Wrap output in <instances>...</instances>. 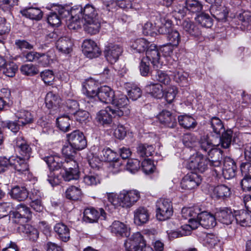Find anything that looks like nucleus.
<instances>
[{
	"label": "nucleus",
	"mask_w": 251,
	"mask_h": 251,
	"mask_svg": "<svg viewBox=\"0 0 251 251\" xmlns=\"http://www.w3.org/2000/svg\"><path fill=\"white\" fill-rule=\"evenodd\" d=\"M216 218L215 215H213L206 211L202 212L199 215L198 220H193L190 222V225L182 226L178 230L173 231L171 236L178 238L190 235L192 230L197 228L200 225L205 228H212L216 225Z\"/></svg>",
	"instance_id": "f257e3e1"
},
{
	"label": "nucleus",
	"mask_w": 251,
	"mask_h": 251,
	"mask_svg": "<svg viewBox=\"0 0 251 251\" xmlns=\"http://www.w3.org/2000/svg\"><path fill=\"white\" fill-rule=\"evenodd\" d=\"M209 161L200 153L191 155L187 164V167L197 173H203L207 168Z\"/></svg>",
	"instance_id": "f03ea898"
},
{
	"label": "nucleus",
	"mask_w": 251,
	"mask_h": 251,
	"mask_svg": "<svg viewBox=\"0 0 251 251\" xmlns=\"http://www.w3.org/2000/svg\"><path fill=\"white\" fill-rule=\"evenodd\" d=\"M156 216L160 221L169 219L173 215V209L172 202L168 199H160L156 203Z\"/></svg>",
	"instance_id": "7ed1b4c3"
},
{
	"label": "nucleus",
	"mask_w": 251,
	"mask_h": 251,
	"mask_svg": "<svg viewBox=\"0 0 251 251\" xmlns=\"http://www.w3.org/2000/svg\"><path fill=\"white\" fill-rule=\"evenodd\" d=\"M140 197V193L137 190H123L118 195L119 205L123 207H130L137 201Z\"/></svg>",
	"instance_id": "20e7f679"
},
{
	"label": "nucleus",
	"mask_w": 251,
	"mask_h": 251,
	"mask_svg": "<svg viewBox=\"0 0 251 251\" xmlns=\"http://www.w3.org/2000/svg\"><path fill=\"white\" fill-rule=\"evenodd\" d=\"M63 170V172H61L62 176L66 181L76 180L79 177L78 165L74 159L65 160Z\"/></svg>",
	"instance_id": "39448f33"
},
{
	"label": "nucleus",
	"mask_w": 251,
	"mask_h": 251,
	"mask_svg": "<svg viewBox=\"0 0 251 251\" xmlns=\"http://www.w3.org/2000/svg\"><path fill=\"white\" fill-rule=\"evenodd\" d=\"M14 222L20 225L28 222L32 219V212L25 204H18L13 212Z\"/></svg>",
	"instance_id": "423d86ee"
},
{
	"label": "nucleus",
	"mask_w": 251,
	"mask_h": 251,
	"mask_svg": "<svg viewBox=\"0 0 251 251\" xmlns=\"http://www.w3.org/2000/svg\"><path fill=\"white\" fill-rule=\"evenodd\" d=\"M128 100L127 97L121 95L118 97L114 98L112 104L115 106L113 110L120 117L124 115H128L129 114L130 110L128 105Z\"/></svg>",
	"instance_id": "0eeeda50"
},
{
	"label": "nucleus",
	"mask_w": 251,
	"mask_h": 251,
	"mask_svg": "<svg viewBox=\"0 0 251 251\" xmlns=\"http://www.w3.org/2000/svg\"><path fill=\"white\" fill-rule=\"evenodd\" d=\"M9 160L10 168L14 169L19 174H26L28 173L29 167L27 162L28 159L16 155L9 157Z\"/></svg>",
	"instance_id": "6e6552de"
},
{
	"label": "nucleus",
	"mask_w": 251,
	"mask_h": 251,
	"mask_svg": "<svg viewBox=\"0 0 251 251\" xmlns=\"http://www.w3.org/2000/svg\"><path fill=\"white\" fill-rule=\"evenodd\" d=\"M68 141L75 149L78 150L84 149L87 145L86 140L83 133L75 130L67 135Z\"/></svg>",
	"instance_id": "1a4fd4ad"
},
{
	"label": "nucleus",
	"mask_w": 251,
	"mask_h": 251,
	"mask_svg": "<svg viewBox=\"0 0 251 251\" xmlns=\"http://www.w3.org/2000/svg\"><path fill=\"white\" fill-rule=\"evenodd\" d=\"M118 117L113 108L111 106H107L104 109L100 110L97 114L96 117V121L100 125L103 126L110 125L112 120L113 117Z\"/></svg>",
	"instance_id": "9d476101"
},
{
	"label": "nucleus",
	"mask_w": 251,
	"mask_h": 251,
	"mask_svg": "<svg viewBox=\"0 0 251 251\" xmlns=\"http://www.w3.org/2000/svg\"><path fill=\"white\" fill-rule=\"evenodd\" d=\"M201 181V176L196 173L187 174L182 179L181 187L184 190H192L197 187Z\"/></svg>",
	"instance_id": "9b49d317"
},
{
	"label": "nucleus",
	"mask_w": 251,
	"mask_h": 251,
	"mask_svg": "<svg viewBox=\"0 0 251 251\" xmlns=\"http://www.w3.org/2000/svg\"><path fill=\"white\" fill-rule=\"evenodd\" d=\"M122 47L116 44H110L106 47L104 55L106 60L111 64L115 63L123 52Z\"/></svg>",
	"instance_id": "f8f14e48"
},
{
	"label": "nucleus",
	"mask_w": 251,
	"mask_h": 251,
	"mask_svg": "<svg viewBox=\"0 0 251 251\" xmlns=\"http://www.w3.org/2000/svg\"><path fill=\"white\" fill-rule=\"evenodd\" d=\"M82 51L88 58H93L98 57L100 53V49L96 43L90 39H86L83 42Z\"/></svg>",
	"instance_id": "ddd939ff"
},
{
	"label": "nucleus",
	"mask_w": 251,
	"mask_h": 251,
	"mask_svg": "<svg viewBox=\"0 0 251 251\" xmlns=\"http://www.w3.org/2000/svg\"><path fill=\"white\" fill-rule=\"evenodd\" d=\"M100 212L93 207L85 208L83 212V220L89 223H94L98 222L100 216L105 219L106 213L102 208L100 209Z\"/></svg>",
	"instance_id": "4468645a"
},
{
	"label": "nucleus",
	"mask_w": 251,
	"mask_h": 251,
	"mask_svg": "<svg viewBox=\"0 0 251 251\" xmlns=\"http://www.w3.org/2000/svg\"><path fill=\"white\" fill-rule=\"evenodd\" d=\"M14 142L15 150L19 153L21 156L29 159L31 153V149L24 137L18 136Z\"/></svg>",
	"instance_id": "2eb2a0df"
},
{
	"label": "nucleus",
	"mask_w": 251,
	"mask_h": 251,
	"mask_svg": "<svg viewBox=\"0 0 251 251\" xmlns=\"http://www.w3.org/2000/svg\"><path fill=\"white\" fill-rule=\"evenodd\" d=\"M76 12L84 21H90L94 19H100L97 9L92 4H87L83 8L76 9Z\"/></svg>",
	"instance_id": "dca6fc26"
},
{
	"label": "nucleus",
	"mask_w": 251,
	"mask_h": 251,
	"mask_svg": "<svg viewBox=\"0 0 251 251\" xmlns=\"http://www.w3.org/2000/svg\"><path fill=\"white\" fill-rule=\"evenodd\" d=\"M146 54V57L144 58L148 59V61H151L154 67L158 68L162 66L160 53L156 45L151 44L147 50Z\"/></svg>",
	"instance_id": "f3484780"
},
{
	"label": "nucleus",
	"mask_w": 251,
	"mask_h": 251,
	"mask_svg": "<svg viewBox=\"0 0 251 251\" xmlns=\"http://www.w3.org/2000/svg\"><path fill=\"white\" fill-rule=\"evenodd\" d=\"M41 158L48 164L50 169L52 171L57 170L64 168L65 160L58 155H43L40 153Z\"/></svg>",
	"instance_id": "a211bd4d"
},
{
	"label": "nucleus",
	"mask_w": 251,
	"mask_h": 251,
	"mask_svg": "<svg viewBox=\"0 0 251 251\" xmlns=\"http://www.w3.org/2000/svg\"><path fill=\"white\" fill-rule=\"evenodd\" d=\"M223 175L225 179L234 177L236 174V166L234 160L229 157H226L223 162Z\"/></svg>",
	"instance_id": "6ab92c4d"
},
{
	"label": "nucleus",
	"mask_w": 251,
	"mask_h": 251,
	"mask_svg": "<svg viewBox=\"0 0 251 251\" xmlns=\"http://www.w3.org/2000/svg\"><path fill=\"white\" fill-rule=\"evenodd\" d=\"M126 248H129L134 251H138L139 247L145 245V241L140 232L134 233L131 237L125 243Z\"/></svg>",
	"instance_id": "aec40b11"
},
{
	"label": "nucleus",
	"mask_w": 251,
	"mask_h": 251,
	"mask_svg": "<svg viewBox=\"0 0 251 251\" xmlns=\"http://www.w3.org/2000/svg\"><path fill=\"white\" fill-rule=\"evenodd\" d=\"M209 158L207 159L209 161V165L217 168L215 169L214 171L218 175L220 172V166L221 165V160L222 159V151L216 148L213 149L208 154Z\"/></svg>",
	"instance_id": "412c9836"
},
{
	"label": "nucleus",
	"mask_w": 251,
	"mask_h": 251,
	"mask_svg": "<svg viewBox=\"0 0 251 251\" xmlns=\"http://www.w3.org/2000/svg\"><path fill=\"white\" fill-rule=\"evenodd\" d=\"M96 96L102 102L111 103L115 98V93L110 87L105 85L99 89Z\"/></svg>",
	"instance_id": "4be33fe9"
},
{
	"label": "nucleus",
	"mask_w": 251,
	"mask_h": 251,
	"mask_svg": "<svg viewBox=\"0 0 251 251\" xmlns=\"http://www.w3.org/2000/svg\"><path fill=\"white\" fill-rule=\"evenodd\" d=\"M98 82L92 78L86 80L83 83L82 92L88 97L96 96L99 90Z\"/></svg>",
	"instance_id": "5701e85b"
},
{
	"label": "nucleus",
	"mask_w": 251,
	"mask_h": 251,
	"mask_svg": "<svg viewBox=\"0 0 251 251\" xmlns=\"http://www.w3.org/2000/svg\"><path fill=\"white\" fill-rule=\"evenodd\" d=\"M109 230L117 236L128 237L129 235V230L126 226L118 221L112 223Z\"/></svg>",
	"instance_id": "b1692460"
},
{
	"label": "nucleus",
	"mask_w": 251,
	"mask_h": 251,
	"mask_svg": "<svg viewBox=\"0 0 251 251\" xmlns=\"http://www.w3.org/2000/svg\"><path fill=\"white\" fill-rule=\"evenodd\" d=\"M157 118L160 123L168 127L173 128L176 124L175 116L168 110H162Z\"/></svg>",
	"instance_id": "393cba45"
},
{
	"label": "nucleus",
	"mask_w": 251,
	"mask_h": 251,
	"mask_svg": "<svg viewBox=\"0 0 251 251\" xmlns=\"http://www.w3.org/2000/svg\"><path fill=\"white\" fill-rule=\"evenodd\" d=\"M209 10L213 17L218 21L226 20L228 14L226 7L216 3L211 6Z\"/></svg>",
	"instance_id": "a878e982"
},
{
	"label": "nucleus",
	"mask_w": 251,
	"mask_h": 251,
	"mask_svg": "<svg viewBox=\"0 0 251 251\" xmlns=\"http://www.w3.org/2000/svg\"><path fill=\"white\" fill-rule=\"evenodd\" d=\"M215 216L219 222L227 225L231 224L234 219V214L231 210L227 208L217 211L215 213Z\"/></svg>",
	"instance_id": "bb28decb"
},
{
	"label": "nucleus",
	"mask_w": 251,
	"mask_h": 251,
	"mask_svg": "<svg viewBox=\"0 0 251 251\" xmlns=\"http://www.w3.org/2000/svg\"><path fill=\"white\" fill-rule=\"evenodd\" d=\"M73 43L69 37L64 36L60 38L56 42V48L60 52L68 54L72 51Z\"/></svg>",
	"instance_id": "cd10ccee"
},
{
	"label": "nucleus",
	"mask_w": 251,
	"mask_h": 251,
	"mask_svg": "<svg viewBox=\"0 0 251 251\" xmlns=\"http://www.w3.org/2000/svg\"><path fill=\"white\" fill-rule=\"evenodd\" d=\"M20 232L23 233L30 241H35L39 237V232L36 228L28 224H22L18 227Z\"/></svg>",
	"instance_id": "c85d7f7f"
},
{
	"label": "nucleus",
	"mask_w": 251,
	"mask_h": 251,
	"mask_svg": "<svg viewBox=\"0 0 251 251\" xmlns=\"http://www.w3.org/2000/svg\"><path fill=\"white\" fill-rule=\"evenodd\" d=\"M151 44L144 38L136 39L130 41V48L134 52L142 53L147 51Z\"/></svg>",
	"instance_id": "c756f323"
},
{
	"label": "nucleus",
	"mask_w": 251,
	"mask_h": 251,
	"mask_svg": "<svg viewBox=\"0 0 251 251\" xmlns=\"http://www.w3.org/2000/svg\"><path fill=\"white\" fill-rule=\"evenodd\" d=\"M182 26L184 31L191 36L198 37L201 34L199 26L189 20L183 21Z\"/></svg>",
	"instance_id": "7c9ffc66"
},
{
	"label": "nucleus",
	"mask_w": 251,
	"mask_h": 251,
	"mask_svg": "<svg viewBox=\"0 0 251 251\" xmlns=\"http://www.w3.org/2000/svg\"><path fill=\"white\" fill-rule=\"evenodd\" d=\"M61 99L60 97L52 92L48 93L45 98L46 107L49 109L55 110L58 109L61 103Z\"/></svg>",
	"instance_id": "2f4dec72"
},
{
	"label": "nucleus",
	"mask_w": 251,
	"mask_h": 251,
	"mask_svg": "<svg viewBox=\"0 0 251 251\" xmlns=\"http://www.w3.org/2000/svg\"><path fill=\"white\" fill-rule=\"evenodd\" d=\"M54 230L58 238L62 241L66 242L70 239V230L65 224L61 223L56 224L54 226Z\"/></svg>",
	"instance_id": "473e14b6"
},
{
	"label": "nucleus",
	"mask_w": 251,
	"mask_h": 251,
	"mask_svg": "<svg viewBox=\"0 0 251 251\" xmlns=\"http://www.w3.org/2000/svg\"><path fill=\"white\" fill-rule=\"evenodd\" d=\"M20 13L23 16L36 21L40 20L43 17V12L38 8H25L21 10Z\"/></svg>",
	"instance_id": "72a5a7b5"
},
{
	"label": "nucleus",
	"mask_w": 251,
	"mask_h": 251,
	"mask_svg": "<svg viewBox=\"0 0 251 251\" xmlns=\"http://www.w3.org/2000/svg\"><path fill=\"white\" fill-rule=\"evenodd\" d=\"M234 218L242 226H248L251 222V215L244 210L235 211Z\"/></svg>",
	"instance_id": "f704fd0d"
},
{
	"label": "nucleus",
	"mask_w": 251,
	"mask_h": 251,
	"mask_svg": "<svg viewBox=\"0 0 251 251\" xmlns=\"http://www.w3.org/2000/svg\"><path fill=\"white\" fill-rule=\"evenodd\" d=\"M11 197L18 201H24L28 197V192L25 187L16 186L13 187L10 193Z\"/></svg>",
	"instance_id": "c9c22d12"
},
{
	"label": "nucleus",
	"mask_w": 251,
	"mask_h": 251,
	"mask_svg": "<svg viewBox=\"0 0 251 251\" xmlns=\"http://www.w3.org/2000/svg\"><path fill=\"white\" fill-rule=\"evenodd\" d=\"M84 29L87 33L94 35L99 32L100 28V19H94L90 21H84Z\"/></svg>",
	"instance_id": "e433bc0d"
},
{
	"label": "nucleus",
	"mask_w": 251,
	"mask_h": 251,
	"mask_svg": "<svg viewBox=\"0 0 251 251\" xmlns=\"http://www.w3.org/2000/svg\"><path fill=\"white\" fill-rule=\"evenodd\" d=\"M231 194L230 189L225 185H220L215 187L213 191L212 197L216 199H224Z\"/></svg>",
	"instance_id": "4c0bfd02"
},
{
	"label": "nucleus",
	"mask_w": 251,
	"mask_h": 251,
	"mask_svg": "<svg viewBox=\"0 0 251 251\" xmlns=\"http://www.w3.org/2000/svg\"><path fill=\"white\" fill-rule=\"evenodd\" d=\"M200 211L201 209L198 207H184L181 210V214L184 219L189 218V225H190L191 221L198 220L199 215L201 213Z\"/></svg>",
	"instance_id": "58836bf2"
},
{
	"label": "nucleus",
	"mask_w": 251,
	"mask_h": 251,
	"mask_svg": "<svg viewBox=\"0 0 251 251\" xmlns=\"http://www.w3.org/2000/svg\"><path fill=\"white\" fill-rule=\"evenodd\" d=\"M149 219V214L148 210L143 207L137 209L134 211V221L140 225L145 224L148 221Z\"/></svg>",
	"instance_id": "ea45409f"
},
{
	"label": "nucleus",
	"mask_w": 251,
	"mask_h": 251,
	"mask_svg": "<svg viewBox=\"0 0 251 251\" xmlns=\"http://www.w3.org/2000/svg\"><path fill=\"white\" fill-rule=\"evenodd\" d=\"M199 144L200 149L208 154L213 149L216 148L208 135L201 136L199 141Z\"/></svg>",
	"instance_id": "a19ab883"
},
{
	"label": "nucleus",
	"mask_w": 251,
	"mask_h": 251,
	"mask_svg": "<svg viewBox=\"0 0 251 251\" xmlns=\"http://www.w3.org/2000/svg\"><path fill=\"white\" fill-rule=\"evenodd\" d=\"M79 15L76 12V9L71 10V16L67 21L68 27L70 29L76 30L80 28L81 22Z\"/></svg>",
	"instance_id": "79ce46f5"
},
{
	"label": "nucleus",
	"mask_w": 251,
	"mask_h": 251,
	"mask_svg": "<svg viewBox=\"0 0 251 251\" xmlns=\"http://www.w3.org/2000/svg\"><path fill=\"white\" fill-rule=\"evenodd\" d=\"M16 117L19 124H21V126L30 124L33 121V117L31 113L25 110L18 111L16 113Z\"/></svg>",
	"instance_id": "37998d69"
},
{
	"label": "nucleus",
	"mask_w": 251,
	"mask_h": 251,
	"mask_svg": "<svg viewBox=\"0 0 251 251\" xmlns=\"http://www.w3.org/2000/svg\"><path fill=\"white\" fill-rule=\"evenodd\" d=\"M179 125L186 129H193L197 126L196 120L191 116L180 115L178 117Z\"/></svg>",
	"instance_id": "c03bdc74"
},
{
	"label": "nucleus",
	"mask_w": 251,
	"mask_h": 251,
	"mask_svg": "<svg viewBox=\"0 0 251 251\" xmlns=\"http://www.w3.org/2000/svg\"><path fill=\"white\" fill-rule=\"evenodd\" d=\"M188 74L182 70H176L174 73V80L181 87L187 86L188 84Z\"/></svg>",
	"instance_id": "a18cd8bd"
},
{
	"label": "nucleus",
	"mask_w": 251,
	"mask_h": 251,
	"mask_svg": "<svg viewBox=\"0 0 251 251\" xmlns=\"http://www.w3.org/2000/svg\"><path fill=\"white\" fill-rule=\"evenodd\" d=\"M128 96L133 100H135L142 95L141 89L136 84L128 83L126 84Z\"/></svg>",
	"instance_id": "49530a36"
},
{
	"label": "nucleus",
	"mask_w": 251,
	"mask_h": 251,
	"mask_svg": "<svg viewBox=\"0 0 251 251\" xmlns=\"http://www.w3.org/2000/svg\"><path fill=\"white\" fill-rule=\"evenodd\" d=\"M154 151V149L152 145L140 144L137 147V153L141 157L151 156Z\"/></svg>",
	"instance_id": "de8ad7c7"
},
{
	"label": "nucleus",
	"mask_w": 251,
	"mask_h": 251,
	"mask_svg": "<svg viewBox=\"0 0 251 251\" xmlns=\"http://www.w3.org/2000/svg\"><path fill=\"white\" fill-rule=\"evenodd\" d=\"M82 196L81 190L75 186L69 187L65 192V196L67 199L72 201L79 200Z\"/></svg>",
	"instance_id": "09e8293b"
},
{
	"label": "nucleus",
	"mask_w": 251,
	"mask_h": 251,
	"mask_svg": "<svg viewBox=\"0 0 251 251\" xmlns=\"http://www.w3.org/2000/svg\"><path fill=\"white\" fill-rule=\"evenodd\" d=\"M210 125L212 131L217 135H220L221 132L225 130L222 121L218 117H212L210 121Z\"/></svg>",
	"instance_id": "8fccbe9b"
},
{
	"label": "nucleus",
	"mask_w": 251,
	"mask_h": 251,
	"mask_svg": "<svg viewBox=\"0 0 251 251\" xmlns=\"http://www.w3.org/2000/svg\"><path fill=\"white\" fill-rule=\"evenodd\" d=\"M57 125L58 128L63 132L68 131L70 128V118L66 115L59 117L56 119Z\"/></svg>",
	"instance_id": "3c124183"
},
{
	"label": "nucleus",
	"mask_w": 251,
	"mask_h": 251,
	"mask_svg": "<svg viewBox=\"0 0 251 251\" xmlns=\"http://www.w3.org/2000/svg\"><path fill=\"white\" fill-rule=\"evenodd\" d=\"M147 88L150 90L151 95L154 98L160 99L164 96L163 87L160 84H151L147 86Z\"/></svg>",
	"instance_id": "603ef678"
},
{
	"label": "nucleus",
	"mask_w": 251,
	"mask_h": 251,
	"mask_svg": "<svg viewBox=\"0 0 251 251\" xmlns=\"http://www.w3.org/2000/svg\"><path fill=\"white\" fill-rule=\"evenodd\" d=\"M152 76L153 79L165 85L170 84L171 81L170 76L166 72L162 71H156L155 75H153Z\"/></svg>",
	"instance_id": "864d4df0"
},
{
	"label": "nucleus",
	"mask_w": 251,
	"mask_h": 251,
	"mask_svg": "<svg viewBox=\"0 0 251 251\" xmlns=\"http://www.w3.org/2000/svg\"><path fill=\"white\" fill-rule=\"evenodd\" d=\"M185 4L186 8L193 13L200 12L202 8V4L197 0H186Z\"/></svg>",
	"instance_id": "5fc2aeb1"
},
{
	"label": "nucleus",
	"mask_w": 251,
	"mask_h": 251,
	"mask_svg": "<svg viewBox=\"0 0 251 251\" xmlns=\"http://www.w3.org/2000/svg\"><path fill=\"white\" fill-rule=\"evenodd\" d=\"M18 70L17 65L14 62L6 63L2 71L3 73L7 76L13 77Z\"/></svg>",
	"instance_id": "6e6d98bb"
},
{
	"label": "nucleus",
	"mask_w": 251,
	"mask_h": 251,
	"mask_svg": "<svg viewBox=\"0 0 251 251\" xmlns=\"http://www.w3.org/2000/svg\"><path fill=\"white\" fill-rule=\"evenodd\" d=\"M197 20L201 26L205 27H210L213 25V21L211 17L208 14L204 13L198 15Z\"/></svg>",
	"instance_id": "4d7b16f0"
},
{
	"label": "nucleus",
	"mask_w": 251,
	"mask_h": 251,
	"mask_svg": "<svg viewBox=\"0 0 251 251\" xmlns=\"http://www.w3.org/2000/svg\"><path fill=\"white\" fill-rule=\"evenodd\" d=\"M20 71L23 74L29 76L34 75L39 73V70L36 67L32 64L22 65Z\"/></svg>",
	"instance_id": "13d9d810"
},
{
	"label": "nucleus",
	"mask_w": 251,
	"mask_h": 251,
	"mask_svg": "<svg viewBox=\"0 0 251 251\" xmlns=\"http://www.w3.org/2000/svg\"><path fill=\"white\" fill-rule=\"evenodd\" d=\"M100 156L102 160L109 162L117 158V153L109 148L104 149Z\"/></svg>",
	"instance_id": "bf43d9fd"
},
{
	"label": "nucleus",
	"mask_w": 251,
	"mask_h": 251,
	"mask_svg": "<svg viewBox=\"0 0 251 251\" xmlns=\"http://www.w3.org/2000/svg\"><path fill=\"white\" fill-rule=\"evenodd\" d=\"M182 142L185 147L193 148L197 145V139L194 135L191 133H187L183 136Z\"/></svg>",
	"instance_id": "052dcab7"
},
{
	"label": "nucleus",
	"mask_w": 251,
	"mask_h": 251,
	"mask_svg": "<svg viewBox=\"0 0 251 251\" xmlns=\"http://www.w3.org/2000/svg\"><path fill=\"white\" fill-rule=\"evenodd\" d=\"M232 137V131L227 130L220 137L221 146L223 148L226 149L230 146Z\"/></svg>",
	"instance_id": "680f3d73"
},
{
	"label": "nucleus",
	"mask_w": 251,
	"mask_h": 251,
	"mask_svg": "<svg viewBox=\"0 0 251 251\" xmlns=\"http://www.w3.org/2000/svg\"><path fill=\"white\" fill-rule=\"evenodd\" d=\"M55 10L58 12L57 14L62 20L71 16V10L68 6L57 5Z\"/></svg>",
	"instance_id": "e2e57ef3"
},
{
	"label": "nucleus",
	"mask_w": 251,
	"mask_h": 251,
	"mask_svg": "<svg viewBox=\"0 0 251 251\" xmlns=\"http://www.w3.org/2000/svg\"><path fill=\"white\" fill-rule=\"evenodd\" d=\"M122 162L118 158H116L114 161L110 162L108 167V171L113 174L120 172L122 170Z\"/></svg>",
	"instance_id": "0e129e2a"
},
{
	"label": "nucleus",
	"mask_w": 251,
	"mask_h": 251,
	"mask_svg": "<svg viewBox=\"0 0 251 251\" xmlns=\"http://www.w3.org/2000/svg\"><path fill=\"white\" fill-rule=\"evenodd\" d=\"M21 126L19 123L17 122H14L11 121H3L1 123V126L2 128H7L13 132H17Z\"/></svg>",
	"instance_id": "69168bd1"
},
{
	"label": "nucleus",
	"mask_w": 251,
	"mask_h": 251,
	"mask_svg": "<svg viewBox=\"0 0 251 251\" xmlns=\"http://www.w3.org/2000/svg\"><path fill=\"white\" fill-rule=\"evenodd\" d=\"M168 40L169 41V44L176 47L180 40V37L179 32L176 30H171L169 32L167 35Z\"/></svg>",
	"instance_id": "338daca9"
},
{
	"label": "nucleus",
	"mask_w": 251,
	"mask_h": 251,
	"mask_svg": "<svg viewBox=\"0 0 251 251\" xmlns=\"http://www.w3.org/2000/svg\"><path fill=\"white\" fill-rule=\"evenodd\" d=\"M41 77L44 83L49 85L52 84L54 76L52 71L47 70L42 72L40 74Z\"/></svg>",
	"instance_id": "774afa93"
}]
</instances>
